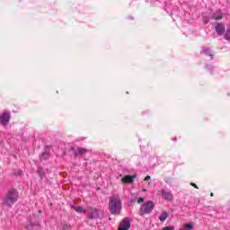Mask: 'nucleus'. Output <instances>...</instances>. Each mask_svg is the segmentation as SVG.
<instances>
[{
	"label": "nucleus",
	"instance_id": "1",
	"mask_svg": "<svg viewBox=\"0 0 230 230\" xmlns=\"http://www.w3.org/2000/svg\"><path fill=\"white\" fill-rule=\"evenodd\" d=\"M109 209L111 215H120L121 213V199L116 194L110 198Z\"/></svg>",
	"mask_w": 230,
	"mask_h": 230
},
{
	"label": "nucleus",
	"instance_id": "2",
	"mask_svg": "<svg viewBox=\"0 0 230 230\" xmlns=\"http://www.w3.org/2000/svg\"><path fill=\"white\" fill-rule=\"evenodd\" d=\"M17 200H19V192L15 189H11L4 198V204L8 206V208H12Z\"/></svg>",
	"mask_w": 230,
	"mask_h": 230
},
{
	"label": "nucleus",
	"instance_id": "3",
	"mask_svg": "<svg viewBox=\"0 0 230 230\" xmlns=\"http://www.w3.org/2000/svg\"><path fill=\"white\" fill-rule=\"evenodd\" d=\"M155 208V204L154 201L148 200L140 206L139 215L140 217H144V215H150L154 208Z\"/></svg>",
	"mask_w": 230,
	"mask_h": 230
},
{
	"label": "nucleus",
	"instance_id": "4",
	"mask_svg": "<svg viewBox=\"0 0 230 230\" xmlns=\"http://www.w3.org/2000/svg\"><path fill=\"white\" fill-rule=\"evenodd\" d=\"M27 230H39L40 226L35 221V216L32 214V217L28 218V224L26 226Z\"/></svg>",
	"mask_w": 230,
	"mask_h": 230
},
{
	"label": "nucleus",
	"instance_id": "5",
	"mask_svg": "<svg viewBox=\"0 0 230 230\" xmlns=\"http://www.w3.org/2000/svg\"><path fill=\"white\" fill-rule=\"evenodd\" d=\"M211 19H213L214 21H220V19H222V12L217 11L215 13L210 14L209 16H204L203 22L205 24H208V22H209V21H211Z\"/></svg>",
	"mask_w": 230,
	"mask_h": 230
},
{
	"label": "nucleus",
	"instance_id": "6",
	"mask_svg": "<svg viewBox=\"0 0 230 230\" xmlns=\"http://www.w3.org/2000/svg\"><path fill=\"white\" fill-rule=\"evenodd\" d=\"M11 118L12 115H10V111H4L2 114H0V125H3V127H6V125L10 123Z\"/></svg>",
	"mask_w": 230,
	"mask_h": 230
},
{
	"label": "nucleus",
	"instance_id": "7",
	"mask_svg": "<svg viewBox=\"0 0 230 230\" xmlns=\"http://www.w3.org/2000/svg\"><path fill=\"white\" fill-rule=\"evenodd\" d=\"M158 195H161L163 199H164V200H173V194L172 193V190H166L164 189H162L158 190Z\"/></svg>",
	"mask_w": 230,
	"mask_h": 230
},
{
	"label": "nucleus",
	"instance_id": "8",
	"mask_svg": "<svg viewBox=\"0 0 230 230\" xmlns=\"http://www.w3.org/2000/svg\"><path fill=\"white\" fill-rule=\"evenodd\" d=\"M88 218L90 220H94L96 218H100V210H98L97 208H91L89 210Z\"/></svg>",
	"mask_w": 230,
	"mask_h": 230
},
{
	"label": "nucleus",
	"instance_id": "9",
	"mask_svg": "<svg viewBox=\"0 0 230 230\" xmlns=\"http://www.w3.org/2000/svg\"><path fill=\"white\" fill-rule=\"evenodd\" d=\"M130 229V220L128 218H124L119 226V230H128Z\"/></svg>",
	"mask_w": 230,
	"mask_h": 230
},
{
	"label": "nucleus",
	"instance_id": "10",
	"mask_svg": "<svg viewBox=\"0 0 230 230\" xmlns=\"http://www.w3.org/2000/svg\"><path fill=\"white\" fill-rule=\"evenodd\" d=\"M216 32L217 33V35H224V33L226 32V26H224V23H217Z\"/></svg>",
	"mask_w": 230,
	"mask_h": 230
},
{
	"label": "nucleus",
	"instance_id": "11",
	"mask_svg": "<svg viewBox=\"0 0 230 230\" xmlns=\"http://www.w3.org/2000/svg\"><path fill=\"white\" fill-rule=\"evenodd\" d=\"M134 179H136V174L134 175H126L122 178L121 181L124 183L131 184V182H134Z\"/></svg>",
	"mask_w": 230,
	"mask_h": 230
},
{
	"label": "nucleus",
	"instance_id": "12",
	"mask_svg": "<svg viewBox=\"0 0 230 230\" xmlns=\"http://www.w3.org/2000/svg\"><path fill=\"white\" fill-rule=\"evenodd\" d=\"M89 152V149H85L84 147H77L75 150V155H84V154H87Z\"/></svg>",
	"mask_w": 230,
	"mask_h": 230
},
{
	"label": "nucleus",
	"instance_id": "13",
	"mask_svg": "<svg viewBox=\"0 0 230 230\" xmlns=\"http://www.w3.org/2000/svg\"><path fill=\"white\" fill-rule=\"evenodd\" d=\"M200 53L204 55H208V57H210V60H213V54H211V49L208 48H203Z\"/></svg>",
	"mask_w": 230,
	"mask_h": 230
},
{
	"label": "nucleus",
	"instance_id": "14",
	"mask_svg": "<svg viewBox=\"0 0 230 230\" xmlns=\"http://www.w3.org/2000/svg\"><path fill=\"white\" fill-rule=\"evenodd\" d=\"M159 220L160 222H164L166 220V218H168V212L164 211L162 212V214L159 216Z\"/></svg>",
	"mask_w": 230,
	"mask_h": 230
},
{
	"label": "nucleus",
	"instance_id": "15",
	"mask_svg": "<svg viewBox=\"0 0 230 230\" xmlns=\"http://www.w3.org/2000/svg\"><path fill=\"white\" fill-rule=\"evenodd\" d=\"M72 208L75 209V211H76V213H85V211H84V208H82V207L72 206Z\"/></svg>",
	"mask_w": 230,
	"mask_h": 230
},
{
	"label": "nucleus",
	"instance_id": "16",
	"mask_svg": "<svg viewBox=\"0 0 230 230\" xmlns=\"http://www.w3.org/2000/svg\"><path fill=\"white\" fill-rule=\"evenodd\" d=\"M38 174L40 175V179H44L46 177L44 174V169H42V167L38 168Z\"/></svg>",
	"mask_w": 230,
	"mask_h": 230
},
{
	"label": "nucleus",
	"instance_id": "17",
	"mask_svg": "<svg viewBox=\"0 0 230 230\" xmlns=\"http://www.w3.org/2000/svg\"><path fill=\"white\" fill-rule=\"evenodd\" d=\"M225 39L226 40H230V29H227L225 33Z\"/></svg>",
	"mask_w": 230,
	"mask_h": 230
},
{
	"label": "nucleus",
	"instance_id": "18",
	"mask_svg": "<svg viewBox=\"0 0 230 230\" xmlns=\"http://www.w3.org/2000/svg\"><path fill=\"white\" fill-rule=\"evenodd\" d=\"M49 154L43 153L42 155L40 156V161H44V159H49Z\"/></svg>",
	"mask_w": 230,
	"mask_h": 230
},
{
	"label": "nucleus",
	"instance_id": "19",
	"mask_svg": "<svg viewBox=\"0 0 230 230\" xmlns=\"http://www.w3.org/2000/svg\"><path fill=\"white\" fill-rule=\"evenodd\" d=\"M142 202H145V199H143V198H138V199H137V204H142Z\"/></svg>",
	"mask_w": 230,
	"mask_h": 230
},
{
	"label": "nucleus",
	"instance_id": "20",
	"mask_svg": "<svg viewBox=\"0 0 230 230\" xmlns=\"http://www.w3.org/2000/svg\"><path fill=\"white\" fill-rule=\"evenodd\" d=\"M150 179H151L150 175H147V176L144 179V181H150Z\"/></svg>",
	"mask_w": 230,
	"mask_h": 230
},
{
	"label": "nucleus",
	"instance_id": "21",
	"mask_svg": "<svg viewBox=\"0 0 230 230\" xmlns=\"http://www.w3.org/2000/svg\"><path fill=\"white\" fill-rule=\"evenodd\" d=\"M190 186H193V188L199 189V187L195 183H190Z\"/></svg>",
	"mask_w": 230,
	"mask_h": 230
},
{
	"label": "nucleus",
	"instance_id": "22",
	"mask_svg": "<svg viewBox=\"0 0 230 230\" xmlns=\"http://www.w3.org/2000/svg\"><path fill=\"white\" fill-rule=\"evenodd\" d=\"M63 229H69V226H67V225H65L64 226H63Z\"/></svg>",
	"mask_w": 230,
	"mask_h": 230
},
{
	"label": "nucleus",
	"instance_id": "23",
	"mask_svg": "<svg viewBox=\"0 0 230 230\" xmlns=\"http://www.w3.org/2000/svg\"><path fill=\"white\" fill-rule=\"evenodd\" d=\"M210 197H213V193L210 194Z\"/></svg>",
	"mask_w": 230,
	"mask_h": 230
},
{
	"label": "nucleus",
	"instance_id": "24",
	"mask_svg": "<svg viewBox=\"0 0 230 230\" xmlns=\"http://www.w3.org/2000/svg\"><path fill=\"white\" fill-rule=\"evenodd\" d=\"M39 213H42V211L40 210Z\"/></svg>",
	"mask_w": 230,
	"mask_h": 230
},
{
	"label": "nucleus",
	"instance_id": "25",
	"mask_svg": "<svg viewBox=\"0 0 230 230\" xmlns=\"http://www.w3.org/2000/svg\"><path fill=\"white\" fill-rule=\"evenodd\" d=\"M143 191H146V190H143Z\"/></svg>",
	"mask_w": 230,
	"mask_h": 230
}]
</instances>
